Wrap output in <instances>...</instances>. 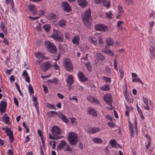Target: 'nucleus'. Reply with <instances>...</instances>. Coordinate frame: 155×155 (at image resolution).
<instances>
[{"label": "nucleus", "mask_w": 155, "mask_h": 155, "mask_svg": "<svg viewBox=\"0 0 155 155\" xmlns=\"http://www.w3.org/2000/svg\"><path fill=\"white\" fill-rule=\"evenodd\" d=\"M82 18L84 25L87 28H89L91 21V12L90 9L89 8L85 12L84 15H82Z\"/></svg>", "instance_id": "obj_1"}, {"label": "nucleus", "mask_w": 155, "mask_h": 155, "mask_svg": "<svg viewBox=\"0 0 155 155\" xmlns=\"http://www.w3.org/2000/svg\"><path fill=\"white\" fill-rule=\"evenodd\" d=\"M67 139L71 145H76L78 142V136L73 132H70Z\"/></svg>", "instance_id": "obj_2"}, {"label": "nucleus", "mask_w": 155, "mask_h": 155, "mask_svg": "<svg viewBox=\"0 0 155 155\" xmlns=\"http://www.w3.org/2000/svg\"><path fill=\"white\" fill-rule=\"evenodd\" d=\"M45 45L47 51L50 53L55 54L57 53V49L52 43L49 41H45Z\"/></svg>", "instance_id": "obj_3"}, {"label": "nucleus", "mask_w": 155, "mask_h": 155, "mask_svg": "<svg viewBox=\"0 0 155 155\" xmlns=\"http://www.w3.org/2000/svg\"><path fill=\"white\" fill-rule=\"evenodd\" d=\"M63 64L64 66L66 71L71 72L73 70V66L69 59H65L63 61Z\"/></svg>", "instance_id": "obj_4"}, {"label": "nucleus", "mask_w": 155, "mask_h": 155, "mask_svg": "<svg viewBox=\"0 0 155 155\" xmlns=\"http://www.w3.org/2000/svg\"><path fill=\"white\" fill-rule=\"evenodd\" d=\"M51 37L58 42H62L64 40L63 35L59 31H56L51 35Z\"/></svg>", "instance_id": "obj_5"}, {"label": "nucleus", "mask_w": 155, "mask_h": 155, "mask_svg": "<svg viewBox=\"0 0 155 155\" xmlns=\"http://www.w3.org/2000/svg\"><path fill=\"white\" fill-rule=\"evenodd\" d=\"M62 9L66 12H68L71 10V9L68 2H63L61 3Z\"/></svg>", "instance_id": "obj_6"}, {"label": "nucleus", "mask_w": 155, "mask_h": 155, "mask_svg": "<svg viewBox=\"0 0 155 155\" xmlns=\"http://www.w3.org/2000/svg\"><path fill=\"white\" fill-rule=\"evenodd\" d=\"M61 132L60 129L56 126H54L52 128V133L53 136H56L60 134Z\"/></svg>", "instance_id": "obj_7"}, {"label": "nucleus", "mask_w": 155, "mask_h": 155, "mask_svg": "<svg viewBox=\"0 0 155 155\" xmlns=\"http://www.w3.org/2000/svg\"><path fill=\"white\" fill-rule=\"evenodd\" d=\"M103 99L107 104L111 106L112 102V98L111 95L110 94H107L104 95Z\"/></svg>", "instance_id": "obj_8"}, {"label": "nucleus", "mask_w": 155, "mask_h": 155, "mask_svg": "<svg viewBox=\"0 0 155 155\" xmlns=\"http://www.w3.org/2000/svg\"><path fill=\"white\" fill-rule=\"evenodd\" d=\"M6 133L7 135L9 136V141L11 143L13 142L14 140V137L13 134V132L11 130V129L6 127Z\"/></svg>", "instance_id": "obj_9"}, {"label": "nucleus", "mask_w": 155, "mask_h": 155, "mask_svg": "<svg viewBox=\"0 0 155 155\" xmlns=\"http://www.w3.org/2000/svg\"><path fill=\"white\" fill-rule=\"evenodd\" d=\"M95 28L97 31H105L107 30V27L104 25L97 24L95 27Z\"/></svg>", "instance_id": "obj_10"}, {"label": "nucleus", "mask_w": 155, "mask_h": 155, "mask_svg": "<svg viewBox=\"0 0 155 155\" xmlns=\"http://www.w3.org/2000/svg\"><path fill=\"white\" fill-rule=\"evenodd\" d=\"M51 66L50 63L47 61L46 62L42 63L41 65V68L43 71H45L49 69Z\"/></svg>", "instance_id": "obj_11"}, {"label": "nucleus", "mask_w": 155, "mask_h": 155, "mask_svg": "<svg viewBox=\"0 0 155 155\" xmlns=\"http://www.w3.org/2000/svg\"><path fill=\"white\" fill-rule=\"evenodd\" d=\"M78 76L80 81L84 82L87 80V78L86 77L84 74L81 71H79Z\"/></svg>", "instance_id": "obj_12"}, {"label": "nucleus", "mask_w": 155, "mask_h": 155, "mask_svg": "<svg viewBox=\"0 0 155 155\" xmlns=\"http://www.w3.org/2000/svg\"><path fill=\"white\" fill-rule=\"evenodd\" d=\"M88 39L91 44H92L95 46L97 45V40L95 37L90 36L88 37Z\"/></svg>", "instance_id": "obj_13"}, {"label": "nucleus", "mask_w": 155, "mask_h": 155, "mask_svg": "<svg viewBox=\"0 0 155 155\" xmlns=\"http://www.w3.org/2000/svg\"><path fill=\"white\" fill-rule=\"evenodd\" d=\"M28 8L30 11L32 13L33 15H34L37 14L36 9L34 5H30L28 6Z\"/></svg>", "instance_id": "obj_14"}, {"label": "nucleus", "mask_w": 155, "mask_h": 155, "mask_svg": "<svg viewBox=\"0 0 155 155\" xmlns=\"http://www.w3.org/2000/svg\"><path fill=\"white\" fill-rule=\"evenodd\" d=\"M67 143L64 140L61 141L60 144L57 146V149L59 150H61L63 148L64 149Z\"/></svg>", "instance_id": "obj_15"}, {"label": "nucleus", "mask_w": 155, "mask_h": 155, "mask_svg": "<svg viewBox=\"0 0 155 155\" xmlns=\"http://www.w3.org/2000/svg\"><path fill=\"white\" fill-rule=\"evenodd\" d=\"M88 132L91 134H94L101 131V129L99 128L91 127L88 129Z\"/></svg>", "instance_id": "obj_16"}, {"label": "nucleus", "mask_w": 155, "mask_h": 155, "mask_svg": "<svg viewBox=\"0 0 155 155\" xmlns=\"http://www.w3.org/2000/svg\"><path fill=\"white\" fill-rule=\"evenodd\" d=\"M80 37L78 35L74 36L72 40V42L75 45H78L79 44Z\"/></svg>", "instance_id": "obj_17"}, {"label": "nucleus", "mask_w": 155, "mask_h": 155, "mask_svg": "<svg viewBox=\"0 0 155 155\" xmlns=\"http://www.w3.org/2000/svg\"><path fill=\"white\" fill-rule=\"evenodd\" d=\"M77 2L79 5L82 8L85 7L87 4L86 0H77Z\"/></svg>", "instance_id": "obj_18"}, {"label": "nucleus", "mask_w": 155, "mask_h": 155, "mask_svg": "<svg viewBox=\"0 0 155 155\" xmlns=\"http://www.w3.org/2000/svg\"><path fill=\"white\" fill-rule=\"evenodd\" d=\"M87 99L91 102L92 103H95L97 104H98L99 103V101L93 96L88 97H87Z\"/></svg>", "instance_id": "obj_19"}, {"label": "nucleus", "mask_w": 155, "mask_h": 155, "mask_svg": "<svg viewBox=\"0 0 155 155\" xmlns=\"http://www.w3.org/2000/svg\"><path fill=\"white\" fill-rule=\"evenodd\" d=\"M67 84L68 86H71L74 82L73 77L72 75H69L66 80Z\"/></svg>", "instance_id": "obj_20"}, {"label": "nucleus", "mask_w": 155, "mask_h": 155, "mask_svg": "<svg viewBox=\"0 0 155 155\" xmlns=\"http://www.w3.org/2000/svg\"><path fill=\"white\" fill-rule=\"evenodd\" d=\"M96 58L97 60L102 61L104 60L105 57L101 53H97L95 55Z\"/></svg>", "instance_id": "obj_21"}, {"label": "nucleus", "mask_w": 155, "mask_h": 155, "mask_svg": "<svg viewBox=\"0 0 155 155\" xmlns=\"http://www.w3.org/2000/svg\"><path fill=\"white\" fill-rule=\"evenodd\" d=\"M58 115L59 118L62 119L64 122L66 123H68L69 120L67 118L65 115L62 114H58Z\"/></svg>", "instance_id": "obj_22"}, {"label": "nucleus", "mask_w": 155, "mask_h": 155, "mask_svg": "<svg viewBox=\"0 0 155 155\" xmlns=\"http://www.w3.org/2000/svg\"><path fill=\"white\" fill-rule=\"evenodd\" d=\"M88 113L93 116H96L97 115V112L94 110L93 108L90 107L88 108Z\"/></svg>", "instance_id": "obj_23"}, {"label": "nucleus", "mask_w": 155, "mask_h": 155, "mask_svg": "<svg viewBox=\"0 0 155 155\" xmlns=\"http://www.w3.org/2000/svg\"><path fill=\"white\" fill-rule=\"evenodd\" d=\"M57 17L56 14L53 13L48 14L47 16V18L49 20L55 19Z\"/></svg>", "instance_id": "obj_24"}, {"label": "nucleus", "mask_w": 155, "mask_h": 155, "mask_svg": "<svg viewBox=\"0 0 155 155\" xmlns=\"http://www.w3.org/2000/svg\"><path fill=\"white\" fill-rule=\"evenodd\" d=\"M143 102L146 105V106H144V109L147 110H149L150 107L148 105V99L146 97H143Z\"/></svg>", "instance_id": "obj_25"}, {"label": "nucleus", "mask_w": 155, "mask_h": 155, "mask_svg": "<svg viewBox=\"0 0 155 155\" xmlns=\"http://www.w3.org/2000/svg\"><path fill=\"white\" fill-rule=\"evenodd\" d=\"M35 56L38 58H41V59H47L48 58L44 56L43 54L39 52H37L35 53Z\"/></svg>", "instance_id": "obj_26"}, {"label": "nucleus", "mask_w": 155, "mask_h": 155, "mask_svg": "<svg viewBox=\"0 0 155 155\" xmlns=\"http://www.w3.org/2000/svg\"><path fill=\"white\" fill-rule=\"evenodd\" d=\"M128 123L130 132L131 133V137H132L134 135V130L133 127V125L129 120L128 121Z\"/></svg>", "instance_id": "obj_27"}, {"label": "nucleus", "mask_w": 155, "mask_h": 155, "mask_svg": "<svg viewBox=\"0 0 155 155\" xmlns=\"http://www.w3.org/2000/svg\"><path fill=\"white\" fill-rule=\"evenodd\" d=\"M117 143L114 139H111L110 140V144L111 146L114 148H117Z\"/></svg>", "instance_id": "obj_28"}, {"label": "nucleus", "mask_w": 155, "mask_h": 155, "mask_svg": "<svg viewBox=\"0 0 155 155\" xmlns=\"http://www.w3.org/2000/svg\"><path fill=\"white\" fill-rule=\"evenodd\" d=\"M100 89L103 91H108L110 90V86L107 84H106L100 87Z\"/></svg>", "instance_id": "obj_29"}, {"label": "nucleus", "mask_w": 155, "mask_h": 155, "mask_svg": "<svg viewBox=\"0 0 155 155\" xmlns=\"http://www.w3.org/2000/svg\"><path fill=\"white\" fill-rule=\"evenodd\" d=\"M150 54L153 56L155 55V47L152 45L149 48Z\"/></svg>", "instance_id": "obj_30"}, {"label": "nucleus", "mask_w": 155, "mask_h": 155, "mask_svg": "<svg viewBox=\"0 0 155 155\" xmlns=\"http://www.w3.org/2000/svg\"><path fill=\"white\" fill-rule=\"evenodd\" d=\"M58 79L56 78H54L52 79L49 80L48 81V83L51 84L52 83H53L55 84H58Z\"/></svg>", "instance_id": "obj_31"}, {"label": "nucleus", "mask_w": 155, "mask_h": 155, "mask_svg": "<svg viewBox=\"0 0 155 155\" xmlns=\"http://www.w3.org/2000/svg\"><path fill=\"white\" fill-rule=\"evenodd\" d=\"M66 20L64 19H62L59 21V25L61 27H63L66 25Z\"/></svg>", "instance_id": "obj_32"}, {"label": "nucleus", "mask_w": 155, "mask_h": 155, "mask_svg": "<svg viewBox=\"0 0 155 155\" xmlns=\"http://www.w3.org/2000/svg\"><path fill=\"white\" fill-rule=\"evenodd\" d=\"M92 140L94 142L98 143H101L103 142L102 139L99 137L94 138Z\"/></svg>", "instance_id": "obj_33"}, {"label": "nucleus", "mask_w": 155, "mask_h": 155, "mask_svg": "<svg viewBox=\"0 0 155 155\" xmlns=\"http://www.w3.org/2000/svg\"><path fill=\"white\" fill-rule=\"evenodd\" d=\"M0 27L2 31L4 33L7 32V28L5 26V24L3 22H1L0 23Z\"/></svg>", "instance_id": "obj_34"}, {"label": "nucleus", "mask_w": 155, "mask_h": 155, "mask_svg": "<svg viewBox=\"0 0 155 155\" xmlns=\"http://www.w3.org/2000/svg\"><path fill=\"white\" fill-rule=\"evenodd\" d=\"M9 117L7 116L6 114H5V115L3 116L2 118V120L3 121L7 124L9 121Z\"/></svg>", "instance_id": "obj_35"}, {"label": "nucleus", "mask_w": 155, "mask_h": 155, "mask_svg": "<svg viewBox=\"0 0 155 155\" xmlns=\"http://www.w3.org/2000/svg\"><path fill=\"white\" fill-rule=\"evenodd\" d=\"M101 3H103L104 6L106 7L107 8H108L110 5V2L109 1H107V0H105L104 2H102Z\"/></svg>", "instance_id": "obj_36"}, {"label": "nucleus", "mask_w": 155, "mask_h": 155, "mask_svg": "<svg viewBox=\"0 0 155 155\" xmlns=\"http://www.w3.org/2000/svg\"><path fill=\"white\" fill-rule=\"evenodd\" d=\"M42 28L44 29L45 31L48 32L50 31L51 29V26L49 25H44Z\"/></svg>", "instance_id": "obj_37"}, {"label": "nucleus", "mask_w": 155, "mask_h": 155, "mask_svg": "<svg viewBox=\"0 0 155 155\" xmlns=\"http://www.w3.org/2000/svg\"><path fill=\"white\" fill-rule=\"evenodd\" d=\"M57 114H58L57 112L52 111H48L47 113V114L50 117H54Z\"/></svg>", "instance_id": "obj_38"}, {"label": "nucleus", "mask_w": 155, "mask_h": 155, "mask_svg": "<svg viewBox=\"0 0 155 155\" xmlns=\"http://www.w3.org/2000/svg\"><path fill=\"white\" fill-rule=\"evenodd\" d=\"M113 41L111 38H108L106 40V43L108 45H111L113 44Z\"/></svg>", "instance_id": "obj_39"}, {"label": "nucleus", "mask_w": 155, "mask_h": 155, "mask_svg": "<svg viewBox=\"0 0 155 155\" xmlns=\"http://www.w3.org/2000/svg\"><path fill=\"white\" fill-rule=\"evenodd\" d=\"M64 150L65 151H69L71 152L72 151V149L70 148L69 145L67 143L64 148Z\"/></svg>", "instance_id": "obj_40"}, {"label": "nucleus", "mask_w": 155, "mask_h": 155, "mask_svg": "<svg viewBox=\"0 0 155 155\" xmlns=\"http://www.w3.org/2000/svg\"><path fill=\"white\" fill-rule=\"evenodd\" d=\"M132 81L133 82H138L142 84H143L141 79L139 78H134L132 79Z\"/></svg>", "instance_id": "obj_41"}, {"label": "nucleus", "mask_w": 155, "mask_h": 155, "mask_svg": "<svg viewBox=\"0 0 155 155\" xmlns=\"http://www.w3.org/2000/svg\"><path fill=\"white\" fill-rule=\"evenodd\" d=\"M111 147L109 146H106L105 148V152L107 154H108L110 153V149H111Z\"/></svg>", "instance_id": "obj_42"}, {"label": "nucleus", "mask_w": 155, "mask_h": 155, "mask_svg": "<svg viewBox=\"0 0 155 155\" xmlns=\"http://www.w3.org/2000/svg\"><path fill=\"white\" fill-rule=\"evenodd\" d=\"M103 78L105 81L106 83H110L111 82L110 78H107L104 76L103 77Z\"/></svg>", "instance_id": "obj_43"}, {"label": "nucleus", "mask_w": 155, "mask_h": 155, "mask_svg": "<svg viewBox=\"0 0 155 155\" xmlns=\"http://www.w3.org/2000/svg\"><path fill=\"white\" fill-rule=\"evenodd\" d=\"M7 103L5 101H1L0 103V107H6Z\"/></svg>", "instance_id": "obj_44"}, {"label": "nucleus", "mask_w": 155, "mask_h": 155, "mask_svg": "<svg viewBox=\"0 0 155 155\" xmlns=\"http://www.w3.org/2000/svg\"><path fill=\"white\" fill-rule=\"evenodd\" d=\"M98 43L100 45H101L104 44V42L101 36H99L98 37Z\"/></svg>", "instance_id": "obj_45"}, {"label": "nucleus", "mask_w": 155, "mask_h": 155, "mask_svg": "<svg viewBox=\"0 0 155 155\" xmlns=\"http://www.w3.org/2000/svg\"><path fill=\"white\" fill-rule=\"evenodd\" d=\"M60 56V55L59 54H58L54 55L53 57V59L55 61H57L59 59Z\"/></svg>", "instance_id": "obj_46"}, {"label": "nucleus", "mask_w": 155, "mask_h": 155, "mask_svg": "<svg viewBox=\"0 0 155 155\" xmlns=\"http://www.w3.org/2000/svg\"><path fill=\"white\" fill-rule=\"evenodd\" d=\"M87 69L89 71H91V70L90 63L88 62L85 64Z\"/></svg>", "instance_id": "obj_47"}, {"label": "nucleus", "mask_w": 155, "mask_h": 155, "mask_svg": "<svg viewBox=\"0 0 155 155\" xmlns=\"http://www.w3.org/2000/svg\"><path fill=\"white\" fill-rule=\"evenodd\" d=\"M106 14L107 16V17L108 18H112V16L113 15L111 12H106Z\"/></svg>", "instance_id": "obj_48"}, {"label": "nucleus", "mask_w": 155, "mask_h": 155, "mask_svg": "<svg viewBox=\"0 0 155 155\" xmlns=\"http://www.w3.org/2000/svg\"><path fill=\"white\" fill-rule=\"evenodd\" d=\"M28 90L31 94L33 93L34 91L32 85L29 84L28 85Z\"/></svg>", "instance_id": "obj_49"}, {"label": "nucleus", "mask_w": 155, "mask_h": 155, "mask_svg": "<svg viewBox=\"0 0 155 155\" xmlns=\"http://www.w3.org/2000/svg\"><path fill=\"white\" fill-rule=\"evenodd\" d=\"M117 62L116 59V58H115L114 61V68L117 71L118 70V69L117 68Z\"/></svg>", "instance_id": "obj_50"}, {"label": "nucleus", "mask_w": 155, "mask_h": 155, "mask_svg": "<svg viewBox=\"0 0 155 155\" xmlns=\"http://www.w3.org/2000/svg\"><path fill=\"white\" fill-rule=\"evenodd\" d=\"M49 138L51 139H57L61 138V137H55L52 136L50 133L49 134Z\"/></svg>", "instance_id": "obj_51"}, {"label": "nucleus", "mask_w": 155, "mask_h": 155, "mask_svg": "<svg viewBox=\"0 0 155 155\" xmlns=\"http://www.w3.org/2000/svg\"><path fill=\"white\" fill-rule=\"evenodd\" d=\"M37 25V27H35V28L38 30L39 31L41 29V25L39 23L37 22L36 24Z\"/></svg>", "instance_id": "obj_52"}, {"label": "nucleus", "mask_w": 155, "mask_h": 155, "mask_svg": "<svg viewBox=\"0 0 155 155\" xmlns=\"http://www.w3.org/2000/svg\"><path fill=\"white\" fill-rule=\"evenodd\" d=\"M69 100H75L76 103H78V99L76 96H73L72 97H69Z\"/></svg>", "instance_id": "obj_53"}, {"label": "nucleus", "mask_w": 155, "mask_h": 155, "mask_svg": "<svg viewBox=\"0 0 155 155\" xmlns=\"http://www.w3.org/2000/svg\"><path fill=\"white\" fill-rule=\"evenodd\" d=\"M52 66L54 67V68L55 70H58L59 69V67L56 63H54Z\"/></svg>", "instance_id": "obj_54"}, {"label": "nucleus", "mask_w": 155, "mask_h": 155, "mask_svg": "<svg viewBox=\"0 0 155 155\" xmlns=\"http://www.w3.org/2000/svg\"><path fill=\"white\" fill-rule=\"evenodd\" d=\"M105 0H94V2L96 4L101 3L102 2H104Z\"/></svg>", "instance_id": "obj_55"}, {"label": "nucleus", "mask_w": 155, "mask_h": 155, "mask_svg": "<svg viewBox=\"0 0 155 155\" xmlns=\"http://www.w3.org/2000/svg\"><path fill=\"white\" fill-rule=\"evenodd\" d=\"M148 143L146 145V148L147 149H148L150 146L151 145V142H150V137H149V139L148 140Z\"/></svg>", "instance_id": "obj_56"}, {"label": "nucleus", "mask_w": 155, "mask_h": 155, "mask_svg": "<svg viewBox=\"0 0 155 155\" xmlns=\"http://www.w3.org/2000/svg\"><path fill=\"white\" fill-rule=\"evenodd\" d=\"M106 54H108L110 56H112L114 55V53L113 51L110 49H108L107 51Z\"/></svg>", "instance_id": "obj_57"}, {"label": "nucleus", "mask_w": 155, "mask_h": 155, "mask_svg": "<svg viewBox=\"0 0 155 155\" xmlns=\"http://www.w3.org/2000/svg\"><path fill=\"white\" fill-rule=\"evenodd\" d=\"M35 107L38 113L39 112V106L38 105V102H35Z\"/></svg>", "instance_id": "obj_58"}, {"label": "nucleus", "mask_w": 155, "mask_h": 155, "mask_svg": "<svg viewBox=\"0 0 155 155\" xmlns=\"http://www.w3.org/2000/svg\"><path fill=\"white\" fill-rule=\"evenodd\" d=\"M124 21H119L117 23V26L118 28L120 27L121 25L124 24Z\"/></svg>", "instance_id": "obj_59"}, {"label": "nucleus", "mask_w": 155, "mask_h": 155, "mask_svg": "<svg viewBox=\"0 0 155 155\" xmlns=\"http://www.w3.org/2000/svg\"><path fill=\"white\" fill-rule=\"evenodd\" d=\"M126 4L128 5L132 4L133 3V0H125Z\"/></svg>", "instance_id": "obj_60"}, {"label": "nucleus", "mask_w": 155, "mask_h": 155, "mask_svg": "<svg viewBox=\"0 0 155 155\" xmlns=\"http://www.w3.org/2000/svg\"><path fill=\"white\" fill-rule=\"evenodd\" d=\"M42 86L43 87V89H44V91L45 92V93L46 94L48 93V90L47 87L45 86V85H43Z\"/></svg>", "instance_id": "obj_61"}, {"label": "nucleus", "mask_w": 155, "mask_h": 155, "mask_svg": "<svg viewBox=\"0 0 155 155\" xmlns=\"http://www.w3.org/2000/svg\"><path fill=\"white\" fill-rule=\"evenodd\" d=\"M139 115L140 116L141 118L143 120L144 119V117L143 116L141 111L140 110L139 111Z\"/></svg>", "instance_id": "obj_62"}, {"label": "nucleus", "mask_w": 155, "mask_h": 155, "mask_svg": "<svg viewBox=\"0 0 155 155\" xmlns=\"http://www.w3.org/2000/svg\"><path fill=\"white\" fill-rule=\"evenodd\" d=\"M14 101L15 104L16 106H18V102L16 98V97H14Z\"/></svg>", "instance_id": "obj_63"}, {"label": "nucleus", "mask_w": 155, "mask_h": 155, "mask_svg": "<svg viewBox=\"0 0 155 155\" xmlns=\"http://www.w3.org/2000/svg\"><path fill=\"white\" fill-rule=\"evenodd\" d=\"M57 95L58 97L61 99H63L64 98V96L62 94L59 93H58L57 94Z\"/></svg>", "instance_id": "obj_64"}]
</instances>
